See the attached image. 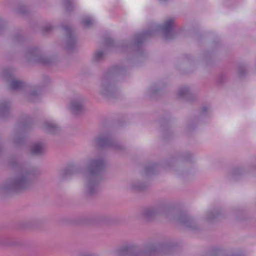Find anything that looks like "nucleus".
I'll return each instance as SVG.
<instances>
[{
    "mask_svg": "<svg viewBox=\"0 0 256 256\" xmlns=\"http://www.w3.org/2000/svg\"><path fill=\"white\" fill-rule=\"evenodd\" d=\"M182 223L188 227L194 228L193 226L191 225V224L193 222V220L190 218H186L182 220Z\"/></svg>",
    "mask_w": 256,
    "mask_h": 256,
    "instance_id": "obj_12",
    "label": "nucleus"
},
{
    "mask_svg": "<svg viewBox=\"0 0 256 256\" xmlns=\"http://www.w3.org/2000/svg\"><path fill=\"white\" fill-rule=\"evenodd\" d=\"M29 185L28 174L20 172L16 174L0 187V192L3 191L18 192L26 188Z\"/></svg>",
    "mask_w": 256,
    "mask_h": 256,
    "instance_id": "obj_2",
    "label": "nucleus"
},
{
    "mask_svg": "<svg viewBox=\"0 0 256 256\" xmlns=\"http://www.w3.org/2000/svg\"><path fill=\"white\" fill-rule=\"evenodd\" d=\"M110 88L109 84L105 80H104L101 85L100 92L102 94H106L107 90Z\"/></svg>",
    "mask_w": 256,
    "mask_h": 256,
    "instance_id": "obj_10",
    "label": "nucleus"
},
{
    "mask_svg": "<svg viewBox=\"0 0 256 256\" xmlns=\"http://www.w3.org/2000/svg\"><path fill=\"white\" fill-rule=\"evenodd\" d=\"M24 84L16 79H12L10 84V86L12 89H16L22 87Z\"/></svg>",
    "mask_w": 256,
    "mask_h": 256,
    "instance_id": "obj_9",
    "label": "nucleus"
},
{
    "mask_svg": "<svg viewBox=\"0 0 256 256\" xmlns=\"http://www.w3.org/2000/svg\"><path fill=\"white\" fill-rule=\"evenodd\" d=\"M188 94V90L186 88H182L178 90V94L180 96H183Z\"/></svg>",
    "mask_w": 256,
    "mask_h": 256,
    "instance_id": "obj_13",
    "label": "nucleus"
},
{
    "mask_svg": "<svg viewBox=\"0 0 256 256\" xmlns=\"http://www.w3.org/2000/svg\"><path fill=\"white\" fill-rule=\"evenodd\" d=\"M96 142L98 144L108 146H114L111 144V140L108 137H98L96 139Z\"/></svg>",
    "mask_w": 256,
    "mask_h": 256,
    "instance_id": "obj_8",
    "label": "nucleus"
},
{
    "mask_svg": "<svg viewBox=\"0 0 256 256\" xmlns=\"http://www.w3.org/2000/svg\"><path fill=\"white\" fill-rule=\"evenodd\" d=\"M126 252H128L129 254H130L132 256H135L132 253L130 250H128L126 248H124L121 250V251H120L121 254H124Z\"/></svg>",
    "mask_w": 256,
    "mask_h": 256,
    "instance_id": "obj_15",
    "label": "nucleus"
},
{
    "mask_svg": "<svg viewBox=\"0 0 256 256\" xmlns=\"http://www.w3.org/2000/svg\"><path fill=\"white\" fill-rule=\"evenodd\" d=\"M172 244L170 243H165L158 246L150 245L146 246L142 251L140 252V254H150L154 252H167L171 248Z\"/></svg>",
    "mask_w": 256,
    "mask_h": 256,
    "instance_id": "obj_3",
    "label": "nucleus"
},
{
    "mask_svg": "<svg viewBox=\"0 0 256 256\" xmlns=\"http://www.w3.org/2000/svg\"><path fill=\"white\" fill-rule=\"evenodd\" d=\"M44 148V146L42 142H36L32 145L30 147V152L32 154H40L43 152Z\"/></svg>",
    "mask_w": 256,
    "mask_h": 256,
    "instance_id": "obj_6",
    "label": "nucleus"
},
{
    "mask_svg": "<svg viewBox=\"0 0 256 256\" xmlns=\"http://www.w3.org/2000/svg\"><path fill=\"white\" fill-rule=\"evenodd\" d=\"M174 26V20L170 18L164 22L162 26H158L156 30L160 32L166 38H170V35L172 32V30Z\"/></svg>",
    "mask_w": 256,
    "mask_h": 256,
    "instance_id": "obj_4",
    "label": "nucleus"
},
{
    "mask_svg": "<svg viewBox=\"0 0 256 256\" xmlns=\"http://www.w3.org/2000/svg\"><path fill=\"white\" fill-rule=\"evenodd\" d=\"M43 128L50 133L56 132L58 128L56 124L52 121H46L43 124Z\"/></svg>",
    "mask_w": 256,
    "mask_h": 256,
    "instance_id": "obj_7",
    "label": "nucleus"
},
{
    "mask_svg": "<svg viewBox=\"0 0 256 256\" xmlns=\"http://www.w3.org/2000/svg\"><path fill=\"white\" fill-rule=\"evenodd\" d=\"M94 20L92 18H87L82 21V25L85 27H87L92 24Z\"/></svg>",
    "mask_w": 256,
    "mask_h": 256,
    "instance_id": "obj_11",
    "label": "nucleus"
},
{
    "mask_svg": "<svg viewBox=\"0 0 256 256\" xmlns=\"http://www.w3.org/2000/svg\"><path fill=\"white\" fill-rule=\"evenodd\" d=\"M84 104V100L82 98H76L71 100L68 106V108L72 112L77 114L82 110Z\"/></svg>",
    "mask_w": 256,
    "mask_h": 256,
    "instance_id": "obj_5",
    "label": "nucleus"
},
{
    "mask_svg": "<svg viewBox=\"0 0 256 256\" xmlns=\"http://www.w3.org/2000/svg\"><path fill=\"white\" fill-rule=\"evenodd\" d=\"M101 159H92L88 161L86 172V191L88 194H94L98 190V174L104 165Z\"/></svg>",
    "mask_w": 256,
    "mask_h": 256,
    "instance_id": "obj_1",
    "label": "nucleus"
},
{
    "mask_svg": "<svg viewBox=\"0 0 256 256\" xmlns=\"http://www.w3.org/2000/svg\"><path fill=\"white\" fill-rule=\"evenodd\" d=\"M103 56V52L102 51H98L94 54V58L96 60H98L100 58Z\"/></svg>",
    "mask_w": 256,
    "mask_h": 256,
    "instance_id": "obj_14",
    "label": "nucleus"
},
{
    "mask_svg": "<svg viewBox=\"0 0 256 256\" xmlns=\"http://www.w3.org/2000/svg\"><path fill=\"white\" fill-rule=\"evenodd\" d=\"M4 24V20L0 19V25Z\"/></svg>",
    "mask_w": 256,
    "mask_h": 256,
    "instance_id": "obj_16",
    "label": "nucleus"
}]
</instances>
